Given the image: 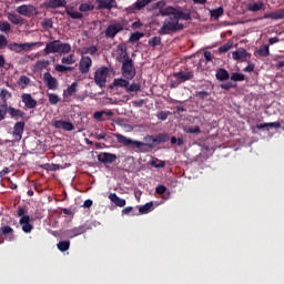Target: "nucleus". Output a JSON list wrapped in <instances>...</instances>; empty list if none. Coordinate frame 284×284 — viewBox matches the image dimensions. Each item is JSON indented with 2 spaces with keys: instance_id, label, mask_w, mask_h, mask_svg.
<instances>
[{
  "instance_id": "nucleus-1",
  "label": "nucleus",
  "mask_w": 284,
  "mask_h": 284,
  "mask_svg": "<svg viewBox=\"0 0 284 284\" xmlns=\"http://www.w3.org/2000/svg\"><path fill=\"white\" fill-rule=\"evenodd\" d=\"M118 143L123 145L124 148H130V150H135V152H141L145 154L148 152H152L156 145H161V143H168L170 141V134L168 133H159L156 135H145L143 141L130 139L121 133L114 134Z\"/></svg>"
},
{
  "instance_id": "nucleus-2",
  "label": "nucleus",
  "mask_w": 284,
  "mask_h": 284,
  "mask_svg": "<svg viewBox=\"0 0 284 284\" xmlns=\"http://www.w3.org/2000/svg\"><path fill=\"white\" fill-rule=\"evenodd\" d=\"M118 52V61L122 63V77L128 80L134 79V77H136V69L134 68V61H132L128 54V47H125V44H119Z\"/></svg>"
},
{
  "instance_id": "nucleus-3",
  "label": "nucleus",
  "mask_w": 284,
  "mask_h": 284,
  "mask_svg": "<svg viewBox=\"0 0 284 284\" xmlns=\"http://www.w3.org/2000/svg\"><path fill=\"white\" fill-rule=\"evenodd\" d=\"M166 18L159 30V34H170L171 32H179L183 30L184 26L179 21L175 14L166 16Z\"/></svg>"
},
{
  "instance_id": "nucleus-4",
  "label": "nucleus",
  "mask_w": 284,
  "mask_h": 284,
  "mask_svg": "<svg viewBox=\"0 0 284 284\" xmlns=\"http://www.w3.org/2000/svg\"><path fill=\"white\" fill-rule=\"evenodd\" d=\"M108 67L99 68L94 73V83L99 88H105V83H108Z\"/></svg>"
},
{
  "instance_id": "nucleus-5",
  "label": "nucleus",
  "mask_w": 284,
  "mask_h": 284,
  "mask_svg": "<svg viewBox=\"0 0 284 284\" xmlns=\"http://www.w3.org/2000/svg\"><path fill=\"white\" fill-rule=\"evenodd\" d=\"M37 45H43V42H27V43H17L13 42L9 44V50L12 52H23L28 50H32V48H37Z\"/></svg>"
},
{
  "instance_id": "nucleus-6",
  "label": "nucleus",
  "mask_w": 284,
  "mask_h": 284,
  "mask_svg": "<svg viewBox=\"0 0 284 284\" xmlns=\"http://www.w3.org/2000/svg\"><path fill=\"white\" fill-rule=\"evenodd\" d=\"M125 30V24L121 22L111 23L104 31L105 39H114L119 32H123Z\"/></svg>"
},
{
  "instance_id": "nucleus-7",
  "label": "nucleus",
  "mask_w": 284,
  "mask_h": 284,
  "mask_svg": "<svg viewBox=\"0 0 284 284\" xmlns=\"http://www.w3.org/2000/svg\"><path fill=\"white\" fill-rule=\"evenodd\" d=\"M14 239V229L10 225H3L0 227V245H3L6 241L12 243Z\"/></svg>"
},
{
  "instance_id": "nucleus-8",
  "label": "nucleus",
  "mask_w": 284,
  "mask_h": 284,
  "mask_svg": "<svg viewBox=\"0 0 284 284\" xmlns=\"http://www.w3.org/2000/svg\"><path fill=\"white\" fill-rule=\"evenodd\" d=\"M16 11L18 14H21V17H27L28 19H31V17H37L39 14V11H37V7L32 4H21L17 7Z\"/></svg>"
},
{
  "instance_id": "nucleus-9",
  "label": "nucleus",
  "mask_w": 284,
  "mask_h": 284,
  "mask_svg": "<svg viewBox=\"0 0 284 284\" xmlns=\"http://www.w3.org/2000/svg\"><path fill=\"white\" fill-rule=\"evenodd\" d=\"M85 232H88V226L82 224L80 226L63 231L62 236L64 239H77V236H81V234H85Z\"/></svg>"
},
{
  "instance_id": "nucleus-10",
  "label": "nucleus",
  "mask_w": 284,
  "mask_h": 284,
  "mask_svg": "<svg viewBox=\"0 0 284 284\" xmlns=\"http://www.w3.org/2000/svg\"><path fill=\"white\" fill-rule=\"evenodd\" d=\"M165 6H166L165 0H161V1L155 3L156 10H159L158 17L159 16L160 17H166V16L172 14V12L174 11V7H172V6L165 7Z\"/></svg>"
},
{
  "instance_id": "nucleus-11",
  "label": "nucleus",
  "mask_w": 284,
  "mask_h": 284,
  "mask_svg": "<svg viewBox=\"0 0 284 284\" xmlns=\"http://www.w3.org/2000/svg\"><path fill=\"white\" fill-rule=\"evenodd\" d=\"M98 161L103 165H112V163H116V154L101 152L100 154H98Z\"/></svg>"
},
{
  "instance_id": "nucleus-12",
  "label": "nucleus",
  "mask_w": 284,
  "mask_h": 284,
  "mask_svg": "<svg viewBox=\"0 0 284 284\" xmlns=\"http://www.w3.org/2000/svg\"><path fill=\"white\" fill-rule=\"evenodd\" d=\"M92 68V58L88 55H82L79 62V72L81 74H88Z\"/></svg>"
},
{
  "instance_id": "nucleus-13",
  "label": "nucleus",
  "mask_w": 284,
  "mask_h": 284,
  "mask_svg": "<svg viewBox=\"0 0 284 284\" xmlns=\"http://www.w3.org/2000/svg\"><path fill=\"white\" fill-rule=\"evenodd\" d=\"M43 83L48 90H57V88H59V81L57 78L52 77L51 72H45L43 74Z\"/></svg>"
},
{
  "instance_id": "nucleus-14",
  "label": "nucleus",
  "mask_w": 284,
  "mask_h": 284,
  "mask_svg": "<svg viewBox=\"0 0 284 284\" xmlns=\"http://www.w3.org/2000/svg\"><path fill=\"white\" fill-rule=\"evenodd\" d=\"M24 130H26V122L24 121L16 122V124L13 125V132H12L13 139L16 141H21V139H23Z\"/></svg>"
},
{
  "instance_id": "nucleus-15",
  "label": "nucleus",
  "mask_w": 284,
  "mask_h": 284,
  "mask_svg": "<svg viewBox=\"0 0 284 284\" xmlns=\"http://www.w3.org/2000/svg\"><path fill=\"white\" fill-rule=\"evenodd\" d=\"M174 79L180 81V83H185V81H192L194 79V71H179L173 73Z\"/></svg>"
},
{
  "instance_id": "nucleus-16",
  "label": "nucleus",
  "mask_w": 284,
  "mask_h": 284,
  "mask_svg": "<svg viewBox=\"0 0 284 284\" xmlns=\"http://www.w3.org/2000/svg\"><path fill=\"white\" fill-rule=\"evenodd\" d=\"M52 125L57 130H64V132H72V130H74V124H72V122H68L65 120H54L52 122Z\"/></svg>"
},
{
  "instance_id": "nucleus-17",
  "label": "nucleus",
  "mask_w": 284,
  "mask_h": 284,
  "mask_svg": "<svg viewBox=\"0 0 284 284\" xmlns=\"http://www.w3.org/2000/svg\"><path fill=\"white\" fill-rule=\"evenodd\" d=\"M21 101L24 103L26 110H34L37 108V100L32 98L30 93H23L21 95Z\"/></svg>"
},
{
  "instance_id": "nucleus-18",
  "label": "nucleus",
  "mask_w": 284,
  "mask_h": 284,
  "mask_svg": "<svg viewBox=\"0 0 284 284\" xmlns=\"http://www.w3.org/2000/svg\"><path fill=\"white\" fill-rule=\"evenodd\" d=\"M98 2L97 10H112L116 8V0H95Z\"/></svg>"
},
{
  "instance_id": "nucleus-19",
  "label": "nucleus",
  "mask_w": 284,
  "mask_h": 284,
  "mask_svg": "<svg viewBox=\"0 0 284 284\" xmlns=\"http://www.w3.org/2000/svg\"><path fill=\"white\" fill-rule=\"evenodd\" d=\"M7 114H9L16 121H19V119H26V112H23L20 109H16L13 106L7 105Z\"/></svg>"
},
{
  "instance_id": "nucleus-20",
  "label": "nucleus",
  "mask_w": 284,
  "mask_h": 284,
  "mask_svg": "<svg viewBox=\"0 0 284 284\" xmlns=\"http://www.w3.org/2000/svg\"><path fill=\"white\" fill-rule=\"evenodd\" d=\"M68 6V1L65 0H48L44 2V8H49L51 10H57V8H65Z\"/></svg>"
},
{
  "instance_id": "nucleus-21",
  "label": "nucleus",
  "mask_w": 284,
  "mask_h": 284,
  "mask_svg": "<svg viewBox=\"0 0 284 284\" xmlns=\"http://www.w3.org/2000/svg\"><path fill=\"white\" fill-rule=\"evenodd\" d=\"M19 223L22 227V232H24V234H30V232H32V230H34V226L32 224H30V216H22L19 220Z\"/></svg>"
},
{
  "instance_id": "nucleus-22",
  "label": "nucleus",
  "mask_w": 284,
  "mask_h": 284,
  "mask_svg": "<svg viewBox=\"0 0 284 284\" xmlns=\"http://www.w3.org/2000/svg\"><path fill=\"white\" fill-rule=\"evenodd\" d=\"M44 54H58L59 52V40L50 41L45 44L43 50Z\"/></svg>"
},
{
  "instance_id": "nucleus-23",
  "label": "nucleus",
  "mask_w": 284,
  "mask_h": 284,
  "mask_svg": "<svg viewBox=\"0 0 284 284\" xmlns=\"http://www.w3.org/2000/svg\"><path fill=\"white\" fill-rule=\"evenodd\" d=\"M232 57L234 61H247V57H250V53H247V50L245 49H237L236 51L232 52Z\"/></svg>"
},
{
  "instance_id": "nucleus-24",
  "label": "nucleus",
  "mask_w": 284,
  "mask_h": 284,
  "mask_svg": "<svg viewBox=\"0 0 284 284\" xmlns=\"http://www.w3.org/2000/svg\"><path fill=\"white\" fill-rule=\"evenodd\" d=\"M152 0H138L131 7L128 8V12L134 13L136 10H143L148 3H151Z\"/></svg>"
},
{
  "instance_id": "nucleus-25",
  "label": "nucleus",
  "mask_w": 284,
  "mask_h": 284,
  "mask_svg": "<svg viewBox=\"0 0 284 284\" xmlns=\"http://www.w3.org/2000/svg\"><path fill=\"white\" fill-rule=\"evenodd\" d=\"M110 116H114V112H112V110L109 111H97L93 113V119H95V121H106V118Z\"/></svg>"
},
{
  "instance_id": "nucleus-26",
  "label": "nucleus",
  "mask_w": 284,
  "mask_h": 284,
  "mask_svg": "<svg viewBox=\"0 0 284 284\" xmlns=\"http://www.w3.org/2000/svg\"><path fill=\"white\" fill-rule=\"evenodd\" d=\"M171 14H175V18L178 19V21L182 20V21H190V19H192V16L185 11H181L176 8L173 7V11Z\"/></svg>"
},
{
  "instance_id": "nucleus-27",
  "label": "nucleus",
  "mask_w": 284,
  "mask_h": 284,
  "mask_svg": "<svg viewBox=\"0 0 284 284\" xmlns=\"http://www.w3.org/2000/svg\"><path fill=\"white\" fill-rule=\"evenodd\" d=\"M263 19H273L274 21L284 19V9H280L271 13H264Z\"/></svg>"
},
{
  "instance_id": "nucleus-28",
  "label": "nucleus",
  "mask_w": 284,
  "mask_h": 284,
  "mask_svg": "<svg viewBox=\"0 0 284 284\" xmlns=\"http://www.w3.org/2000/svg\"><path fill=\"white\" fill-rule=\"evenodd\" d=\"M72 52V45L70 43L61 42L58 40V54H70Z\"/></svg>"
},
{
  "instance_id": "nucleus-29",
  "label": "nucleus",
  "mask_w": 284,
  "mask_h": 284,
  "mask_svg": "<svg viewBox=\"0 0 284 284\" xmlns=\"http://www.w3.org/2000/svg\"><path fill=\"white\" fill-rule=\"evenodd\" d=\"M125 92L126 94L134 97V94H139V92H141V84L139 82L129 83Z\"/></svg>"
},
{
  "instance_id": "nucleus-30",
  "label": "nucleus",
  "mask_w": 284,
  "mask_h": 284,
  "mask_svg": "<svg viewBox=\"0 0 284 284\" xmlns=\"http://www.w3.org/2000/svg\"><path fill=\"white\" fill-rule=\"evenodd\" d=\"M109 200L111 201V203H114V205H116V207H125V199H121L119 197V195H116V193H111L109 195Z\"/></svg>"
},
{
  "instance_id": "nucleus-31",
  "label": "nucleus",
  "mask_w": 284,
  "mask_h": 284,
  "mask_svg": "<svg viewBox=\"0 0 284 284\" xmlns=\"http://www.w3.org/2000/svg\"><path fill=\"white\" fill-rule=\"evenodd\" d=\"M77 88H79V83L78 82H73L71 85H69L63 91L64 99H70V97H74V94H77Z\"/></svg>"
},
{
  "instance_id": "nucleus-32",
  "label": "nucleus",
  "mask_w": 284,
  "mask_h": 284,
  "mask_svg": "<svg viewBox=\"0 0 284 284\" xmlns=\"http://www.w3.org/2000/svg\"><path fill=\"white\" fill-rule=\"evenodd\" d=\"M113 85L114 88H123L128 90V85H130V80L123 79V78H118L113 80Z\"/></svg>"
},
{
  "instance_id": "nucleus-33",
  "label": "nucleus",
  "mask_w": 284,
  "mask_h": 284,
  "mask_svg": "<svg viewBox=\"0 0 284 284\" xmlns=\"http://www.w3.org/2000/svg\"><path fill=\"white\" fill-rule=\"evenodd\" d=\"M7 19L13 23V26H19L21 23H23V18L19 17L18 14L16 13H12V12H8L7 13Z\"/></svg>"
},
{
  "instance_id": "nucleus-34",
  "label": "nucleus",
  "mask_w": 284,
  "mask_h": 284,
  "mask_svg": "<svg viewBox=\"0 0 284 284\" xmlns=\"http://www.w3.org/2000/svg\"><path fill=\"white\" fill-rule=\"evenodd\" d=\"M246 8L248 12H260V10H263L265 8V4L263 2H254L248 3Z\"/></svg>"
},
{
  "instance_id": "nucleus-35",
  "label": "nucleus",
  "mask_w": 284,
  "mask_h": 284,
  "mask_svg": "<svg viewBox=\"0 0 284 284\" xmlns=\"http://www.w3.org/2000/svg\"><path fill=\"white\" fill-rule=\"evenodd\" d=\"M215 77L217 81H227V79H230V73L225 69H219Z\"/></svg>"
},
{
  "instance_id": "nucleus-36",
  "label": "nucleus",
  "mask_w": 284,
  "mask_h": 284,
  "mask_svg": "<svg viewBox=\"0 0 284 284\" xmlns=\"http://www.w3.org/2000/svg\"><path fill=\"white\" fill-rule=\"evenodd\" d=\"M0 99L2 101V105H8V99H12V93L7 89H1Z\"/></svg>"
},
{
  "instance_id": "nucleus-37",
  "label": "nucleus",
  "mask_w": 284,
  "mask_h": 284,
  "mask_svg": "<svg viewBox=\"0 0 284 284\" xmlns=\"http://www.w3.org/2000/svg\"><path fill=\"white\" fill-rule=\"evenodd\" d=\"M154 210V202H149L139 207L140 214H150Z\"/></svg>"
},
{
  "instance_id": "nucleus-38",
  "label": "nucleus",
  "mask_w": 284,
  "mask_h": 284,
  "mask_svg": "<svg viewBox=\"0 0 284 284\" xmlns=\"http://www.w3.org/2000/svg\"><path fill=\"white\" fill-rule=\"evenodd\" d=\"M17 83L22 90H26V88L30 85V78H28V75H21Z\"/></svg>"
},
{
  "instance_id": "nucleus-39",
  "label": "nucleus",
  "mask_w": 284,
  "mask_h": 284,
  "mask_svg": "<svg viewBox=\"0 0 284 284\" xmlns=\"http://www.w3.org/2000/svg\"><path fill=\"white\" fill-rule=\"evenodd\" d=\"M233 47H234V42L229 40L226 43H224L219 48V52L221 54H225V52H230V50H232Z\"/></svg>"
},
{
  "instance_id": "nucleus-40",
  "label": "nucleus",
  "mask_w": 284,
  "mask_h": 284,
  "mask_svg": "<svg viewBox=\"0 0 284 284\" xmlns=\"http://www.w3.org/2000/svg\"><path fill=\"white\" fill-rule=\"evenodd\" d=\"M265 128H281V122H270V123H262V124H257L256 129L257 130H265Z\"/></svg>"
},
{
  "instance_id": "nucleus-41",
  "label": "nucleus",
  "mask_w": 284,
  "mask_h": 284,
  "mask_svg": "<svg viewBox=\"0 0 284 284\" xmlns=\"http://www.w3.org/2000/svg\"><path fill=\"white\" fill-rule=\"evenodd\" d=\"M149 165H151V168L163 169L165 168V161L155 158L149 162Z\"/></svg>"
},
{
  "instance_id": "nucleus-42",
  "label": "nucleus",
  "mask_w": 284,
  "mask_h": 284,
  "mask_svg": "<svg viewBox=\"0 0 284 284\" xmlns=\"http://www.w3.org/2000/svg\"><path fill=\"white\" fill-rule=\"evenodd\" d=\"M57 247L60 252H68L70 250V241H60Z\"/></svg>"
},
{
  "instance_id": "nucleus-43",
  "label": "nucleus",
  "mask_w": 284,
  "mask_h": 284,
  "mask_svg": "<svg viewBox=\"0 0 284 284\" xmlns=\"http://www.w3.org/2000/svg\"><path fill=\"white\" fill-rule=\"evenodd\" d=\"M79 10L80 12H90L94 10V4H92V2L82 3L80 4Z\"/></svg>"
},
{
  "instance_id": "nucleus-44",
  "label": "nucleus",
  "mask_w": 284,
  "mask_h": 284,
  "mask_svg": "<svg viewBox=\"0 0 284 284\" xmlns=\"http://www.w3.org/2000/svg\"><path fill=\"white\" fill-rule=\"evenodd\" d=\"M223 12H224L223 7H220L210 11L212 19H219L223 17Z\"/></svg>"
},
{
  "instance_id": "nucleus-45",
  "label": "nucleus",
  "mask_w": 284,
  "mask_h": 284,
  "mask_svg": "<svg viewBox=\"0 0 284 284\" xmlns=\"http://www.w3.org/2000/svg\"><path fill=\"white\" fill-rule=\"evenodd\" d=\"M62 65H72L75 63L74 54H69L68 57L62 58L61 60Z\"/></svg>"
},
{
  "instance_id": "nucleus-46",
  "label": "nucleus",
  "mask_w": 284,
  "mask_h": 284,
  "mask_svg": "<svg viewBox=\"0 0 284 284\" xmlns=\"http://www.w3.org/2000/svg\"><path fill=\"white\" fill-rule=\"evenodd\" d=\"M42 28L44 30H50L54 27V22L52 21L51 18H45L42 23H41Z\"/></svg>"
},
{
  "instance_id": "nucleus-47",
  "label": "nucleus",
  "mask_w": 284,
  "mask_h": 284,
  "mask_svg": "<svg viewBox=\"0 0 284 284\" xmlns=\"http://www.w3.org/2000/svg\"><path fill=\"white\" fill-rule=\"evenodd\" d=\"M144 33L143 32H134L131 34L129 41L131 43H136V41H140L141 39H143Z\"/></svg>"
},
{
  "instance_id": "nucleus-48",
  "label": "nucleus",
  "mask_w": 284,
  "mask_h": 284,
  "mask_svg": "<svg viewBox=\"0 0 284 284\" xmlns=\"http://www.w3.org/2000/svg\"><path fill=\"white\" fill-rule=\"evenodd\" d=\"M257 54L260 57H270V45L267 44L262 45L257 51Z\"/></svg>"
},
{
  "instance_id": "nucleus-49",
  "label": "nucleus",
  "mask_w": 284,
  "mask_h": 284,
  "mask_svg": "<svg viewBox=\"0 0 284 284\" xmlns=\"http://www.w3.org/2000/svg\"><path fill=\"white\" fill-rule=\"evenodd\" d=\"M68 17L71 19H83V13L79 11H73V10H67Z\"/></svg>"
},
{
  "instance_id": "nucleus-50",
  "label": "nucleus",
  "mask_w": 284,
  "mask_h": 284,
  "mask_svg": "<svg viewBox=\"0 0 284 284\" xmlns=\"http://www.w3.org/2000/svg\"><path fill=\"white\" fill-rule=\"evenodd\" d=\"M72 70H74L72 67H65L63 64L55 65V72H72Z\"/></svg>"
},
{
  "instance_id": "nucleus-51",
  "label": "nucleus",
  "mask_w": 284,
  "mask_h": 284,
  "mask_svg": "<svg viewBox=\"0 0 284 284\" xmlns=\"http://www.w3.org/2000/svg\"><path fill=\"white\" fill-rule=\"evenodd\" d=\"M49 103L51 105H57V103H59L61 101V99L59 98V95L54 94V93H49Z\"/></svg>"
},
{
  "instance_id": "nucleus-52",
  "label": "nucleus",
  "mask_w": 284,
  "mask_h": 284,
  "mask_svg": "<svg viewBox=\"0 0 284 284\" xmlns=\"http://www.w3.org/2000/svg\"><path fill=\"white\" fill-rule=\"evenodd\" d=\"M149 45L151 48H156V45H161V37H153L149 39Z\"/></svg>"
},
{
  "instance_id": "nucleus-53",
  "label": "nucleus",
  "mask_w": 284,
  "mask_h": 284,
  "mask_svg": "<svg viewBox=\"0 0 284 284\" xmlns=\"http://www.w3.org/2000/svg\"><path fill=\"white\" fill-rule=\"evenodd\" d=\"M0 30L1 32H10V30H12V26H10V23L8 21H2L0 22Z\"/></svg>"
},
{
  "instance_id": "nucleus-54",
  "label": "nucleus",
  "mask_w": 284,
  "mask_h": 284,
  "mask_svg": "<svg viewBox=\"0 0 284 284\" xmlns=\"http://www.w3.org/2000/svg\"><path fill=\"white\" fill-rule=\"evenodd\" d=\"M7 114H8V105L0 104V122L6 119Z\"/></svg>"
},
{
  "instance_id": "nucleus-55",
  "label": "nucleus",
  "mask_w": 284,
  "mask_h": 284,
  "mask_svg": "<svg viewBox=\"0 0 284 284\" xmlns=\"http://www.w3.org/2000/svg\"><path fill=\"white\" fill-rule=\"evenodd\" d=\"M97 52H99V49L97 48V45H91L84 49V53L85 54H91L92 57H94V54H97Z\"/></svg>"
},
{
  "instance_id": "nucleus-56",
  "label": "nucleus",
  "mask_w": 284,
  "mask_h": 284,
  "mask_svg": "<svg viewBox=\"0 0 284 284\" xmlns=\"http://www.w3.org/2000/svg\"><path fill=\"white\" fill-rule=\"evenodd\" d=\"M231 81H245V75L243 73H233Z\"/></svg>"
},
{
  "instance_id": "nucleus-57",
  "label": "nucleus",
  "mask_w": 284,
  "mask_h": 284,
  "mask_svg": "<svg viewBox=\"0 0 284 284\" xmlns=\"http://www.w3.org/2000/svg\"><path fill=\"white\" fill-rule=\"evenodd\" d=\"M18 216L20 219H23V216H30L28 215V209L26 206L18 207Z\"/></svg>"
},
{
  "instance_id": "nucleus-58",
  "label": "nucleus",
  "mask_w": 284,
  "mask_h": 284,
  "mask_svg": "<svg viewBox=\"0 0 284 284\" xmlns=\"http://www.w3.org/2000/svg\"><path fill=\"white\" fill-rule=\"evenodd\" d=\"M186 132L189 134H201V126L195 125V126H190Z\"/></svg>"
},
{
  "instance_id": "nucleus-59",
  "label": "nucleus",
  "mask_w": 284,
  "mask_h": 284,
  "mask_svg": "<svg viewBox=\"0 0 284 284\" xmlns=\"http://www.w3.org/2000/svg\"><path fill=\"white\" fill-rule=\"evenodd\" d=\"M8 45V38L6 36H0V50H3Z\"/></svg>"
},
{
  "instance_id": "nucleus-60",
  "label": "nucleus",
  "mask_w": 284,
  "mask_h": 284,
  "mask_svg": "<svg viewBox=\"0 0 284 284\" xmlns=\"http://www.w3.org/2000/svg\"><path fill=\"white\" fill-rule=\"evenodd\" d=\"M155 192H156V194L161 195L164 192H168V187H165V185H163V184H160V185L156 186Z\"/></svg>"
},
{
  "instance_id": "nucleus-61",
  "label": "nucleus",
  "mask_w": 284,
  "mask_h": 284,
  "mask_svg": "<svg viewBox=\"0 0 284 284\" xmlns=\"http://www.w3.org/2000/svg\"><path fill=\"white\" fill-rule=\"evenodd\" d=\"M195 97H199V99H206V97H210V93L207 91H197L195 93Z\"/></svg>"
},
{
  "instance_id": "nucleus-62",
  "label": "nucleus",
  "mask_w": 284,
  "mask_h": 284,
  "mask_svg": "<svg viewBox=\"0 0 284 284\" xmlns=\"http://www.w3.org/2000/svg\"><path fill=\"white\" fill-rule=\"evenodd\" d=\"M222 90H231V88H234V84L232 82H225L220 85Z\"/></svg>"
},
{
  "instance_id": "nucleus-63",
  "label": "nucleus",
  "mask_w": 284,
  "mask_h": 284,
  "mask_svg": "<svg viewBox=\"0 0 284 284\" xmlns=\"http://www.w3.org/2000/svg\"><path fill=\"white\" fill-rule=\"evenodd\" d=\"M158 119H159L160 121H168V112L161 111V112L158 114Z\"/></svg>"
},
{
  "instance_id": "nucleus-64",
  "label": "nucleus",
  "mask_w": 284,
  "mask_h": 284,
  "mask_svg": "<svg viewBox=\"0 0 284 284\" xmlns=\"http://www.w3.org/2000/svg\"><path fill=\"white\" fill-rule=\"evenodd\" d=\"M254 63H248L245 68H244V72H254Z\"/></svg>"
}]
</instances>
